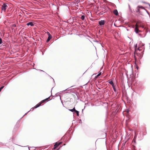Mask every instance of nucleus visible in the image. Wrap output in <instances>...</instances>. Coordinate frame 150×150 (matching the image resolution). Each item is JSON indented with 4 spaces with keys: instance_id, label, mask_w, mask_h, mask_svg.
I'll use <instances>...</instances> for the list:
<instances>
[{
    "instance_id": "f257e3e1",
    "label": "nucleus",
    "mask_w": 150,
    "mask_h": 150,
    "mask_svg": "<svg viewBox=\"0 0 150 150\" xmlns=\"http://www.w3.org/2000/svg\"><path fill=\"white\" fill-rule=\"evenodd\" d=\"M8 7V4L7 3H4L1 7V11H3L5 12L6 9Z\"/></svg>"
},
{
    "instance_id": "f03ea898",
    "label": "nucleus",
    "mask_w": 150,
    "mask_h": 150,
    "mask_svg": "<svg viewBox=\"0 0 150 150\" xmlns=\"http://www.w3.org/2000/svg\"><path fill=\"white\" fill-rule=\"evenodd\" d=\"M46 101L45 100H42L40 103L37 104L36 106H35L34 107L35 108H37L39 107L40 105L42 103L45 102Z\"/></svg>"
},
{
    "instance_id": "7ed1b4c3",
    "label": "nucleus",
    "mask_w": 150,
    "mask_h": 150,
    "mask_svg": "<svg viewBox=\"0 0 150 150\" xmlns=\"http://www.w3.org/2000/svg\"><path fill=\"white\" fill-rule=\"evenodd\" d=\"M105 23V21L104 20H101L99 22V24L100 25H103Z\"/></svg>"
},
{
    "instance_id": "20e7f679",
    "label": "nucleus",
    "mask_w": 150,
    "mask_h": 150,
    "mask_svg": "<svg viewBox=\"0 0 150 150\" xmlns=\"http://www.w3.org/2000/svg\"><path fill=\"white\" fill-rule=\"evenodd\" d=\"M137 23L138 24V25L139 26L141 27H142V28H144V26H143L142 24V23L141 21H138L137 22Z\"/></svg>"
},
{
    "instance_id": "39448f33",
    "label": "nucleus",
    "mask_w": 150,
    "mask_h": 150,
    "mask_svg": "<svg viewBox=\"0 0 150 150\" xmlns=\"http://www.w3.org/2000/svg\"><path fill=\"white\" fill-rule=\"evenodd\" d=\"M27 25L28 26L30 25L31 26H34V24L33 22H29L27 23Z\"/></svg>"
},
{
    "instance_id": "423d86ee",
    "label": "nucleus",
    "mask_w": 150,
    "mask_h": 150,
    "mask_svg": "<svg viewBox=\"0 0 150 150\" xmlns=\"http://www.w3.org/2000/svg\"><path fill=\"white\" fill-rule=\"evenodd\" d=\"M108 82V83L110 84H111L112 86H114V83H113V82L112 81V80H109Z\"/></svg>"
},
{
    "instance_id": "0eeeda50",
    "label": "nucleus",
    "mask_w": 150,
    "mask_h": 150,
    "mask_svg": "<svg viewBox=\"0 0 150 150\" xmlns=\"http://www.w3.org/2000/svg\"><path fill=\"white\" fill-rule=\"evenodd\" d=\"M113 13L115 15L117 16L118 15V12L117 10L116 9H115L114 10Z\"/></svg>"
},
{
    "instance_id": "6e6552de",
    "label": "nucleus",
    "mask_w": 150,
    "mask_h": 150,
    "mask_svg": "<svg viewBox=\"0 0 150 150\" xmlns=\"http://www.w3.org/2000/svg\"><path fill=\"white\" fill-rule=\"evenodd\" d=\"M134 31L136 33H138L139 32L138 28H135Z\"/></svg>"
},
{
    "instance_id": "1a4fd4ad",
    "label": "nucleus",
    "mask_w": 150,
    "mask_h": 150,
    "mask_svg": "<svg viewBox=\"0 0 150 150\" xmlns=\"http://www.w3.org/2000/svg\"><path fill=\"white\" fill-rule=\"evenodd\" d=\"M52 38V36H48L46 41V42H49V41Z\"/></svg>"
},
{
    "instance_id": "9d476101",
    "label": "nucleus",
    "mask_w": 150,
    "mask_h": 150,
    "mask_svg": "<svg viewBox=\"0 0 150 150\" xmlns=\"http://www.w3.org/2000/svg\"><path fill=\"white\" fill-rule=\"evenodd\" d=\"M137 137V135L136 133H135V136L134 138L132 140V142H136V139Z\"/></svg>"
},
{
    "instance_id": "9b49d317",
    "label": "nucleus",
    "mask_w": 150,
    "mask_h": 150,
    "mask_svg": "<svg viewBox=\"0 0 150 150\" xmlns=\"http://www.w3.org/2000/svg\"><path fill=\"white\" fill-rule=\"evenodd\" d=\"M59 145V144H57V143H56L55 144L54 146V149H55Z\"/></svg>"
},
{
    "instance_id": "f8f14e48",
    "label": "nucleus",
    "mask_w": 150,
    "mask_h": 150,
    "mask_svg": "<svg viewBox=\"0 0 150 150\" xmlns=\"http://www.w3.org/2000/svg\"><path fill=\"white\" fill-rule=\"evenodd\" d=\"M69 110L71 112H75L76 110H75V107H74L72 109H69Z\"/></svg>"
},
{
    "instance_id": "ddd939ff",
    "label": "nucleus",
    "mask_w": 150,
    "mask_h": 150,
    "mask_svg": "<svg viewBox=\"0 0 150 150\" xmlns=\"http://www.w3.org/2000/svg\"><path fill=\"white\" fill-rule=\"evenodd\" d=\"M142 2L143 3L146 4L149 6V8L150 9V4L149 3L145 2H144V1H142ZM147 7L148 8V7Z\"/></svg>"
},
{
    "instance_id": "4468645a",
    "label": "nucleus",
    "mask_w": 150,
    "mask_h": 150,
    "mask_svg": "<svg viewBox=\"0 0 150 150\" xmlns=\"http://www.w3.org/2000/svg\"><path fill=\"white\" fill-rule=\"evenodd\" d=\"M106 12V11H103L100 12L99 13V14L100 15H103L104 13Z\"/></svg>"
},
{
    "instance_id": "2eb2a0df",
    "label": "nucleus",
    "mask_w": 150,
    "mask_h": 150,
    "mask_svg": "<svg viewBox=\"0 0 150 150\" xmlns=\"http://www.w3.org/2000/svg\"><path fill=\"white\" fill-rule=\"evenodd\" d=\"M85 16L84 15H82L81 16V19L83 20L85 19Z\"/></svg>"
},
{
    "instance_id": "dca6fc26",
    "label": "nucleus",
    "mask_w": 150,
    "mask_h": 150,
    "mask_svg": "<svg viewBox=\"0 0 150 150\" xmlns=\"http://www.w3.org/2000/svg\"><path fill=\"white\" fill-rule=\"evenodd\" d=\"M75 112H76L77 114V115L78 116H79V112L77 110H76Z\"/></svg>"
},
{
    "instance_id": "f3484780",
    "label": "nucleus",
    "mask_w": 150,
    "mask_h": 150,
    "mask_svg": "<svg viewBox=\"0 0 150 150\" xmlns=\"http://www.w3.org/2000/svg\"><path fill=\"white\" fill-rule=\"evenodd\" d=\"M101 72L99 73V74L96 76V77L97 78L99 76H100L101 75Z\"/></svg>"
},
{
    "instance_id": "a211bd4d",
    "label": "nucleus",
    "mask_w": 150,
    "mask_h": 150,
    "mask_svg": "<svg viewBox=\"0 0 150 150\" xmlns=\"http://www.w3.org/2000/svg\"><path fill=\"white\" fill-rule=\"evenodd\" d=\"M112 87L113 88V90H114V91L115 92H116V89H115V86H112Z\"/></svg>"
},
{
    "instance_id": "6ab92c4d",
    "label": "nucleus",
    "mask_w": 150,
    "mask_h": 150,
    "mask_svg": "<svg viewBox=\"0 0 150 150\" xmlns=\"http://www.w3.org/2000/svg\"><path fill=\"white\" fill-rule=\"evenodd\" d=\"M3 43V41L2 39L0 38V45L2 44Z\"/></svg>"
},
{
    "instance_id": "aec40b11",
    "label": "nucleus",
    "mask_w": 150,
    "mask_h": 150,
    "mask_svg": "<svg viewBox=\"0 0 150 150\" xmlns=\"http://www.w3.org/2000/svg\"><path fill=\"white\" fill-rule=\"evenodd\" d=\"M139 26V25L138 24L137 22V23L135 25V28H138Z\"/></svg>"
},
{
    "instance_id": "412c9836",
    "label": "nucleus",
    "mask_w": 150,
    "mask_h": 150,
    "mask_svg": "<svg viewBox=\"0 0 150 150\" xmlns=\"http://www.w3.org/2000/svg\"><path fill=\"white\" fill-rule=\"evenodd\" d=\"M137 8H141L142 9H144V7L143 6H138L137 7Z\"/></svg>"
},
{
    "instance_id": "4be33fe9",
    "label": "nucleus",
    "mask_w": 150,
    "mask_h": 150,
    "mask_svg": "<svg viewBox=\"0 0 150 150\" xmlns=\"http://www.w3.org/2000/svg\"><path fill=\"white\" fill-rule=\"evenodd\" d=\"M47 35H48V36H51L52 35H51L50 34V33H49V32H47Z\"/></svg>"
},
{
    "instance_id": "5701e85b",
    "label": "nucleus",
    "mask_w": 150,
    "mask_h": 150,
    "mask_svg": "<svg viewBox=\"0 0 150 150\" xmlns=\"http://www.w3.org/2000/svg\"><path fill=\"white\" fill-rule=\"evenodd\" d=\"M128 6H129V10L131 12H132V10H131V8L129 4H128Z\"/></svg>"
},
{
    "instance_id": "b1692460",
    "label": "nucleus",
    "mask_w": 150,
    "mask_h": 150,
    "mask_svg": "<svg viewBox=\"0 0 150 150\" xmlns=\"http://www.w3.org/2000/svg\"><path fill=\"white\" fill-rule=\"evenodd\" d=\"M50 97H48V98H46V99H45V101H47V100H48L49 99V98H50Z\"/></svg>"
},
{
    "instance_id": "393cba45",
    "label": "nucleus",
    "mask_w": 150,
    "mask_h": 150,
    "mask_svg": "<svg viewBox=\"0 0 150 150\" xmlns=\"http://www.w3.org/2000/svg\"><path fill=\"white\" fill-rule=\"evenodd\" d=\"M137 11L138 12H139L140 10H139V8H137Z\"/></svg>"
},
{
    "instance_id": "a878e982",
    "label": "nucleus",
    "mask_w": 150,
    "mask_h": 150,
    "mask_svg": "<svg viewBox=\"0 0 150 150\" xmlns=\"http://www.w3.org/2000/svg\"><path fill=\"white\" fill-rule=\"evenodd\" d=\"M13 26L15 27L16 26V25L15 24H14L13 25Z\"/></svg>"
},
{
    "instance_id": "bb28decb",
    "label": "nucleus",
    "mask_w": 150,
    "mask_h": 150,
    "mask_svg": "<svg viewBox=\"0 0 150 150\" xmlns=\"http://www.w3.org/2000/svg\"><path fill=\"white\" fill-rule=\"evenodd\" d=\"M61 143H62L61 142H59V143H57V144H59V145H60V144H61Z\"/></svg>"
},
{
    "instance_id": "cd10ccee",
    "label": "nucleus",
    "mask_w": 150,
    "mask_h": 150,
    "mask_svg": "<svg viewBox=\"0 0 150 150\" xmlns=\"http://www.w3.org/2000/svg\"><path fill=\"white\" fill-rule=\"evenodd\" d=\"M41 71H44L43 70H40Z\"/></svg>"
}]
</instances>
